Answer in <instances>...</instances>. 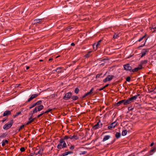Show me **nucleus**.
Segmentation results:
<instances>
[{
    "label": "nucleus",
    "mask_w": 156,
    "mask_h": 156,
    "mask_svg": "<svg viewBox=\"0 0 156 156\" xmlns=\"http://www.w3.org/2000/svg\"><path fill=\"white\" fill-rule=\"evenodd\" d=\"M62 67H58L56 68V69L55 70V71H56V72L58 73H61L62 72Z\"/></svg>",
    "instance_id": "nucleus-19"
},
{
    "label": "nucleus",
    "mask_w": 156,
    "mask_h": 156,
    "mask_svg": "<svg viewBox=\"0 0 156 156\" xmlns=\"http://www.w3.org/2000/svg\"><path fill=\"white\" fill-rule=\"evenodd\" d=\"M134 156V155H132L131 156Z\"/></svg>",
    "instance_id": "nucleus-63"
},
{
    "label": "nucleus",
    "mask_w": 156,
    "mask_h": 156,
    "mask_svg": "<svg viewBox=\"0 0 156 156\" xmlns=\"http://www.w3.org/2000/svg\"><path fill=\"white\" fill-rule=\"evenodd\" d=\"M140 95V94H138L137 95H135L134 96L132 97H131L130 98H129L130 100L132 102L133 101V100H135Z\"/></svg>",
    "instance_id": "nucleus-17"
},
{
    "label": "nucleus",
    "mask_w": 156,
    "mask_h": 156,
    "mask_svg": "<svg viewBox=\"0 0 156 156\" xmlns=\"http://www.w3.org/2000/svg\"><path fill=\"white\" fill-rule=\"evenodd\" d=\"M46 19V18H43L41 19H36L34 20L33 23L34 24L38 23L41 24L42 22L44 21V20Z\"/></svg>",
    "instance_id": "nucleus-6"
},
{
    "label": "nucleus",
    "mask_w": 156,
    "mask_h": 156,
    "mask_svg": "<svg viewBox=\"0 0 156 156\" xmlns=\"http://www.w3.org/2000/svg\"><path fill=\"white\" fill-rule=\"evenodd\" d=\"M102 41V40H100L99 41H98L97 42L95 43L94 44H93V46L94 48V46H96V48L95 50H96L97 49V48H98L99 46L101 44V43Z\"/></svg>",
    "instance_id": "nucleus-14"
},
{
    "label": "nucleus",
    "mask_w": 156,
    "mask_h": 156,
    "mask_svg": "<svg viewBox=\"0 0 156 156\" xmlns=\"http://www.w3.org/2000/svg\"><path fill=\"white\" fill-rule=\"evenodd\" d=\"M71 45L72 46H74L75 45V44H74V43H72L71 44Z\"/></svg>",
    "instance_id": "nucleus-55"
},
{
    "label": "nucleus",
    "mask_w": 156,
    "mask_h": 156,
    "mask_svg": "<svg viewBox=\"0 0 156 156\" xmlns=\"http://www.w3.org/2000/svg\"><path fill=\"white\" fill-rule=\"evenodd\" d=\"M115 136L117 139H119L121 136V133L119 132H117L115 134Z\"/></svg>",
    "instance_id": "nucleus-25"
},
{
    "label": "nucleus",
    "mask_w": 156,
    "mask_h": 156,
    "mask_svg": "<svg viewBox=\"0 0 156 156\" xmlns=\"http://www.w3.org/2000/svg\"><path fill=\"white\" fill-rule=\"evenodd\" d=\"M87 151H84L82 152L81 153L79 154L80 155H84L87 153Z\"/></svg>",
    "instance_id": "nucleus-34"
},
{
    "label": "nucleus",
    "mask_w": 156,
    "mask_h": 156,
    "mask_svg": "<svg viewBox=\"0 0 156 156\" xmlns=\"http://www.w3.org/2000/svg\"><path fill=\"white\" fill-rule=\"evenodd\" d=\"M25 149L24 147H22L20 148V151L21 152H23L25 151Z\"/></svg>",
    "instance_id": "nucleus-46"
},
{
    "label": "nucleus",
    "mask_w": 156,
    "mask_h": 156,
    "mask_svg": "<svg viewBox=\"0 0 156 156\" xmlns=\"http://www.w3.org/2000/svg\"><path fill=\"white\" fill-rule=\"evenodd\" d=\"M30 68V67L29 66H27L26 67V69L27 70H28V69H29Z\"/></svg>",
    "instance_id": "nucleus-57"
},
{
    "label": "nucleus",
    "mask_w": 156,
    "mask_h": 156,
    "mask_svg": "<svg viewBox=\"0 0 156 156\" xmlns=\"http://www.w3.org/2000/svg\"><path fill=\"white\" fill-rule=\"evenodd\" d=\"M124 69L126 71H129V72L132 71V67L130 66L129 64H127L123 66Z\"/></svg>",
    "instance_id": "nucleus-8"
},
{
    "label": "nucleus",
    "mask_w": 156,
    "mask_h": 156,
    "mask_svg": "<svg viewBox=\"0 0 156 156\" xmlns=\"http://www.w3.org/2000/svg\"><path fill=\"white\" fill-rule=\"evenodd\" d=\"M35 155V153L34 151V152L30 153L28 156H34V155Z\"/></svg>",
    "instance_id": "nucleus-43"
},
{
    "label": "nucleus",
    "mask_w": 156,
    "mask_h": 156,
    "mask_svg": "<svg viewBox=\"0 0 156 156\" xmlns=\"http://www.w3.org/2000/svg\"><path fill=\"white\" fill-rule=\"evenodd\" d=\"M36 106V105H35V103H34L32 105H31V106L29 107V109H31L32 108L35 107Z\"/></svg>",
    "instance_id": "nucleus-40"
},
{
    "label": "nucleus",
    "mask_w": 156,
    "mask_h": 156,
    "mask_svg": "<svg viewBox=\"0 0 156 156\" xmlns=\"http://www.w3.org/2000/svg\"><path fill=\"white\" fill-rule=\"evenodd\" d=\"M87 95H88V94H87V93H86L81 98L82 99L84 98L86 96H87Z\"/></svg>",
    "instance_id": "nucleus-48"
},
{
    "label": "nucleus",
    "mask_w": 156,
    "mask_h": 156,
    "mask_svg": "<svg viewBox=\"0 0 156 156\" xmlns=\"http://www.w3.org/2000/svg\"><path fill=\"white\" fill-rule=\"evenodd\" d=\"M114 77V76L112 75H109L105 79H104L103 81L104 82H106L108 81H110Z\"/></svg>",
    "instance_id": "nucleus-12"
},
{
    "label": "nucleus",
    "mask_w": 156,
    "mask_h": 156,
    "mask_svg": "<svg viewBox=\"0 0 156 156\" xmlns=\"http://www.w3.org/2000/svg\"><path fill=\"white\" fill-rule=\"evenodd\" d=\"M68 154H72L73 153V152L72 151H68Z\"/></svg>",
    "instance_id": "nucleus-51"
},
{
    "label": "nucleus",
    "mask_w": 156,
    "mask_h": 156,
    "mask_svg": "<svg viewBox=\"0 0 156 156\" xmlns=\"http://www.w3.org/2000/svg\"><path fill=\"white\" fill-rule=\"evenodd\" d=\"M133 108L132 107H129L128 108V110L129 111H131L133 109Z\"/></svg>",
    "instance_id": "nucleus-49"
},
{
    "label": "nucleus",
    "mask_w": 156,
    "mask_h": 156,
    "mask_svg": "<svg viewBox=\"0 0 156 156\" xmlns=\"http://www.w3.org/2000/svg\"><path fill=\"white\" fill-rule=\"evenodd\" d=\"M104 89V88L103 87H102L101 88H100L98 90L99 91H101V90H103Z\"/></svg>",
    "instance_id": "nucleus-52"
},
{
    "label": "nucleus",
    "mask_w": 156,
    "mask_h": 156,
    "mask_svg": "<svg viewBox=\"0 0 156 156\" xmlns=\"http://www.w3.org/2000/svg\"><path fill=\"white\" fill-rule=\"evenodd\" d=\"M102 126V123L101 122V121L99 120L94 126H93V129L94 130H96L99 128H101Z\"/></svg>",
    "instance_id": "nucleus-5"
},
{
    "label": "nucleus",
    "mask_w": 156,
    "mask_h": 156,
    "mask_svg": "<svg viewBox=\"0 0 156 156\" xmlns=\"http://www.w3.org/2000/svg\"><path fill=\"white\" fill-rule=\"evenodd\" d=\"M14 122V120L13 119L11 120L10 122L5 124L3 127V128L4 129L7 130L10 128L12 126V124Z\"/></svg>",
    "instance_id": "nucleus-4"
},
{
    "label": "nucleus",
    "mask_w": 156,
    "mask_h": 156,
    "mask_svg": "<svg viewBox=\"0 0 156 156\" xmlns=\"http://www.w3.org/2000/svg\"><path fill=\"white\" fill-rule=\"evenodd\" d=\"M52 72L53 73H55V72H56V71H55V70H53Z\"/></svg>",
    "instance_id": "nucleus-61"
},
{
    "label": "nucleus",
    "mask_w": 156,
    "mask_h": 156,
    "mask_svg": "<svg viewBox=\"0 0 156 156\" xmlns=\"http://www.w3.org/2000/svg\"><path fill=\"white\" fill-rule=\"evenodd\" d=\"M110 137L111 136L110 135H106L104 137L102 141L104 142L109 139Z\"/></svg>",
    "instance_id": "nucleus-21"
},
{
    "label": "nucleus",
    "mask_w": 156,
    "mask_h": 156,
    "mask_svg": "<svg viewBox=\"0 0 156 156\" xmlns=\"http://www.w3.org/2000/svg\"><path fill=\"white\" fill-rule=\"evenodd\" d=\"M8 141L7 140H3L2 142V147H4L5 145V144H8Z\"/></svg>",
    "instance_id": "nucleus-23"
},
{
    "label": "nucleus",
    "mask_w": 156,
    "mask_h": 156,
    "mask_svg": "<svg viewBox=\"0 0 156 156\" xmlns=\"http://www.w3.org/2000/svg\"><path fill=\"white\" fill-rule=\"evenodd\" d=\"M68 154V152H64L62 155V156H66Z\"/></svg>",
    "instance_id": "nucleus-39"
},
{
    "label": "nucleus",
    "mask_w": 156,
    "mask_h": 156,
    "mask_svg": "<svg viewBox=\"0 0 156 156\" xmlns=\"http://www.w3.org/2000/svg\"><path fill=\"white\" fill-rule=\"evenodd\" d=\"M149 48H147V49H143V51L141 53V58L143 57L144 56H145L147 54L149 51Z\"/></svg>",
    "instance_id": "nucleus-10"
},
{
    "label": "nucleus",
    "mask_w": 156,
    "mask_h": 156,
    "mask_svg": "<svg viewBox=\"0 0 156 156\" xmlns=\"http://www.w3.org/2000/svg\"><path fill=\"white\" fill-rule=\"evenodd\" d=\"M25 126L24 125H23L21 126L20 128L18 129V131H20L21 129L24 128Z\"/></svg>",
    "instance_id": "nucleus-37"
},
{
    "label": "nucleus",
    "mask_w": 156,
    "mask_h": 156,
    "mask_svg": "<svg viewBox=\"0 0 156 156\" xmlns=\"http://www.w3.org/2000/svg\"><path fill=\"white\" fill-rule=\"evenodd\" d=\"M109 84H107L103 87L104 89H105V88L108 87L109 86Z\"/></svg>",
    "instance_id": "nucleus-50"
},
{
    "label": "nucleus",
    "mask_w": 156,
    "mask_h": 156,
    "mask_svg": "<svg viewBox=\"0 0 156 156\" xmlns=\"http://www.w3.org/2000/svg\"><path fill=\"white\" fill-rule=\"evenodd\" d=\"M94 90V88H92L90 90V91L89 92H88L87 93V94H88V95L91 94V93L92 92V91Z\"/></svg>",
    "instance_id": "nucleus-35"
},
{
    "label": "nucleus",
    "mask_w": 156,
    "mask_h": 156,
    "mask_svg": "<svg viewBox=\"0 0 156 156\" xmlns=\"http://www.w3.org/2000/svg\"><path fill=\"white\" fill-rule=\"evenodd\" d=\"M79 138V137L76 135L74 134L73 136L71 135L65 136L59 140V143L57 145V148L59 150L66 148L67 147V146L66 142H68V139H70L75 141L78 139Z\"/></svg>",
    "instance_id": "nucleus-1"
},
{
    "label": "nucleus",
    "mask_w": 156,
    "mask_h": 156,
    "mask_svg": "<svg viewBox=\"0 0 156 156\" xmlns=\"http://www.w3.org/2000/svg\"><path fill=\"white\" fill-rule=\"evenodd\" d=\"M117 123L118 122L116 121H115L111 123L110 125H108V128L109 129L114 128L117 125Z\"/></svg>",
    "instance_id": "nucleus-11"
},
{
    "label": "nucleus",
    "mask_w": 156,
    "mask_h": 156,
    "mask_svg": "<svg viewBox=\"0 0 156 156\" xmlns=\"http://www.w3.org/2000/svg\"><path fill=\"white\" fill-rule=\"evenodd\" d=\"M148 61L147 60L142 61L141 62V65L142 66L143 65L146 64L147 63Z\"/></svg>",
    "instance_id": "nucleus-27"
},
{
    "label": "nucleus",
    "mask_w": 156,
    "mask_h": 156,
    "mask_svg": "<svg viewBox=\"0 0 156 156\" xmlns=\"http://www.w3.org/2000/svg\"><path fill=\"white\" fill-rule=\"evenodd\" d=\"M154 32L155 31H156V27H154Z\"/></svg>",
    "instance_id": "nucleus-60"
},
{
    "label": "nucleus",
    "mask_w": 156,
    "mask_h": 156,
    "mask_svg": "<svg viewBox=\"0 0 156 156\" xmlns=\"http://www.w3.org/2000/svg\"><path fill=\"white\" fill-rule=\"evenodd\" d=\"M102 75V73H101L100 74H97L96 76V78L97 79L100 78V76Z\"/></svg>",
    "instance_id": "nucleus-32"
},
{
    "label": "nucleus",
    "mask_w": 156,
    "mask_h": 156,
    "mask_svg": "<svg viewBox=\"0 0 156 156\" xmlns=\"http://www.w3.org/2000/svg\"><path fill=\"white\" fill-rule=\"evenodd\" d=\"M7 135V134L5 133L0 134V140L1 139H3L6 137Z\"/></svg>",
    "instance_id": "nucleus-20"
},
{
    "label": "nucleus",
    "mask_w": 156,
    "mask_h": 156,
    "mask_svg": "<svg viewBox=\"0 0 156 156\" xmlns=\"http://www.w3.org/2000/svg\"><path fill=\"white\" fill-rule=\"evenodd\" d=\"M21 113V112H16V114L14 115H13V117L14 118H15L16 116H18V115L20 114Z\"/></svg>",
    "instance_id": "nucleus-31"
},
{
    "label": "nucleus",
    "mask_w": 156,
    "mask_h": 156,
    "mask_svg": "<svg viewBox=\"0 0 156 156\" xmlns=\"http://www.w3.org/2000/svg\"><path fill=\"white\" fill-rule=\"evenodd\" d=\"M142 68V66L141 65H139L138 67H137L133 69L132 72H136L138 71L139 70L141 69Z\"/></svg>",
    "instance_id": "nucleus-13"
},
{
    "label": "nucleus",
    "mask_w": 156,
    "mask_h": 156,
    "mask_svg": "<svg viewBox=\"0 0 156 156\" xmlns=\"http://www.w3.org/2000/svg\"><path fill=\"white\" fill-rule=\"evenodd\" d=\"M71 98L73 101H76L79 98V97L77 96L73 95V96H72Z\"/></svg>",
    "instance_id": "nucleus-24"
},
{
    "label": "nucleus",
    "mask_w": 156,
    "mask_h": 156,
    "mask_svg": "<svg viewBox=\"0 0 156 156\" xmlns=\"http://www.w3.org/2000/svg\"><path fill=\"white\" fill-rule=\"evenodd\" d=\"M124 101L123 100L119 101L117 103H116L115 104V106H120L122 104H123Z\"/></svg>",
    "instance_id": "nucleus-22"
},
{
    "label": "nucleus",
    "mask_w": 156,
    "mask_h": 156,
    "mask_svg": "<svg viewBox=\"0 0 156 156\" xmlns=\"http://www.w3.org/2000/svg\"><path fill=\"white\" fill-rule=\"evenodd\" d=\"M119 37L118 35L116 34H115L113 35V38L114 39L117 38Z\"/></svg>",
    "instance_id": "nucleus-41"
},
{
    "label": "nucleus",
    "mask_w": 156,
    "mask_h": 156,
    "mask_svg": "<svg viewBox=\"0 0 156 156\" xmlns=\"http://www.w3.org/2000/svg\"><path fill=\"white\" fill-rule=\"evenodd\" d=\"M146 34L143 37H142L138 41L139 42L142 41V43H143L138 47V48L142 47L145 45V44L147 40V38H146Z\"/></svg>",
    "instance_id": "nucleus-3"
},
{
    "label": "nucleus",
    "mask_w": 156,
    "mask_h": 156,
    "mask_svg": "<svg viewBox=\"0 0 156 156\" xmlns=\"http://www.w3.org/2000/svg\"><path fill=\"white\" fill-rule=\"evenodd\" d=\"M131 78L130 76H129L127 77L126 79V81L127 82H129L131 80Z\"/></svg>",
    "instance_id": "nucleus-36"
},
{
    "label": "nucleus",
    "mask_w": 156,
    "mask_h": 156,
    "mask_svg": "<svg viewBox=\"0 0 156 156\" xmlns=\"http://www.w3.org/2000/svg\"><path fill=\"white\" fill-rule=\"evenodd\" d=\"M72 95V93L70 92L66 93L63 97V99L66 100H69L71 98Z\"/></svg>",
    "instance_id": "nucleus-7"
},
{
    "label": "nucleus",
    "mask_w": 156,
    "mask_h": 156,
    "mask_svg": "<svg viewBox=\"0 0 156 156\" xmlns=\"http://www.w3.org/2000/svg\"><path fill=\"white\" fill-rule=\"evenodd\" d=\"M32 119H32V116H30L29 119V120H31Z\"/></svg>",
    "instance_id": "nucleus-56"
},
{
    "label": "nucleus",
    "mask_w": 156,
    "mask_h": 156,
    "mask_svg": "<svg viewBox=\"0 0 156 156\" xmlns=\"http://www.w3.org/2000/svg\"><path fill=\"white\" fill-rule=\"evenodd\" d=\"M129 98L127 100L125 99L123 100L124 101L123 105H128L132 103V102L130 100Z\"/></svg>",
    "instance_id": "nucleus-15"
},
{
    "label": "nucleus",
    "mask_w": 156,
    "mask_h": 156,
    "mask_svg": "<svg viewBox=\"0 0 156 156\" xmlns=\"http://www.w3.org/2000/svg\"><path fill=\"white\" fill-rule=\"evenodd\" d=\"M75 146L74 145H71L69 147L70 149L71 150H73L74 149Z\"/></svg>",
    "instance_id": "nucleus-42"
},
{
    "label": "nucleus",
    "mask_w": 156,
    "mask_h": 156,
    "mask_svg": "<svg viewBox=\"0 0 156 156\" xmlns=\"http://www.w3.org/2000/svg\"><path fill=\"white\" fill-rule=\"evenodd\" d=\"M5 119H3L2 121L3 123L5 121Z\"/></svg>",
    "instance_id": "nucleus-58"
},
{
    "label": "nucleus",
    "mask_w": 156,
    "mask_h": 156,
    "mask_svg": "<svg viewBox=\"0 0 156 156\" xmlns=\"http://www.w3.org/2000/svg\"><path fill=\"white\" fill-rule=\"evenodd\" d=\"M72 28V27H67V28H66V30H67L68 31H69L71 30Z\"/></svg>",
    "instance_id": "nucleus-45"
},
{
    "label": "nucleus",
    "mask_w": 156,
    "mask_h": 156,
    "mask_svg": "<svg viewBox=\"0 0 156 156\" xmlns=\"http://www.w3.org/2000/svg\"><path fill=\"white\" fill-rule=\"evenodd\" d=\"M154 142H152L150 144V147H152L154 144Z\"/></svg>",
    "instance_id": "nucleus-53"
},
{
    "label": "nucleus",
    "mask_w": 156,
    "mask_h": 156,
    "mask_svg": "<svg viewBox=\"0 0 156 156\" xmlns=\"http://www.w3.org/2000/svg\"><path fill=\"white\" fill-rule=\"evenodd\" d=\"M52 60V58H50L49 59V61H51Z\"/></svg>",
    "instance_id": "nucleus-59"
},
{
    "label": "nucleus",
    "mask_w": 156,
    "mask_h": 156,
    "mask_svg": "<svg viewBox=\"0 0 156 156\" xmlns=\"http://www.w3.org/2000/svg\"><path fill=\"white\" fill-rule=\"evenodd\" d=\"M35 119V118L33 119H32L30 120H29V121H28L26 124V125H28L30 124L32 122L34 121V119Z\"/></svg>",
    "instance_id": "nucleus-26"
},
{
    "label": "nucleus",
    "mask_w": 156,
    "mask_h": 156,
    "mask_svg": "<svg viewBox=\"0 0 156 156\" xmlns=\"http://www.w3.org/2000/svg\"><path fill=\"white\" fill-rule=\"evenodd\" d=\"M115 139L113 141H112L111 142V144H113L115 141Z\"/></svg>",
    "instance_id": "nucleus-54"
},
{
    "label": "nucleus",
    "mask_w": 156,
    "mask_h": 156,
    "mask_svg": "<svg viewBox=\"0 0 156 156\" xmlns=\"http://www.w3.org/2000/svg\"><path fill=\"white\" fill-rule=\"evenodd\" d=\"M105 60V59H103L101 60V61H103Z\"/></svg>",
    "instance_id": "nucleus-62"
},
{
    "label": "nucleus",
    "mask_w": 156,
    "mask_h": 156,
    "mask_svg": "<svg viewBox=\"0 0 156 156\" xmlns=\"http://www.w3.org/2000/svg\"><path fill=\"white\" fill-rule=\"evenodd\" d=\"M156 87L154 89V90H156Z\"/></svg>",
    "instance_id": "nucleus-64"
},
{
    "label": "nucleus",
    "mask_w": 156,
    "mask_h": 156,
    "mask_svg": "<svg viewBox=\"0 0 156 156\" xmlns=\"http://www.w3.org/2000/svg\"><path fill=\"white\" fill-rule=\"evenodd\" d=\"M79 89L78 87H76L75 88L74 92L76 94H77L78 93L79 91Z\"/></svg>",
    "instance_id": "nucleus-29"
},
{
    "label": "nucleus",
    "mask_w": 156,
    "mask_h": 156,
    "mask_svg": "<svg viewBox=\"0 0 156 156\" xmlns=\"http://www.w3.org/2000/svg\"><path fill=\"white\" fill-rule=\"evenodd\" d=\"M156 151V147L152 148L149 152L150 155H152Z\"/></svg>",
    "instance_id": "nucleus-18"
},
{
    "label": "nucleus",
    "mask_w": 156,
    "mask_h": 156,
    "mask_svg": "<svg viewBox=\"0 0 156 156\" xmlns=\"http://www.w3.org/2000/svg\"><path fill=\"white\" fill-rule=\"evenodd\" d=\"M127 131L126 130H123L122 132V135L123 136L126 135L127 134Z\"/></svg>",
    "instance_id": "nucleus-30"
},
{
    "label": "nucleus",
    "mask_w": 156,
    "mask_h": 156,
    "mask_svg": "<svg viewBox=\"0 0 156 156\" xmlns=\"http://www.w3.org/2000/svg\"><path fill=\"white\" fill-rule=\"evenodd\" d=\"M44 114V112L42 113H41V114H39V115H38L37 116V118H39V117H40L42 115Z\"/></svg>",
    "instance_id": "nucleus-47"
},
{
    "label": "nucleus",
    "mask_w": 156,
    "mask_h": 156,
    "mask_svg": "<svg viewBox=\"0 0 156 156\" xmlns=\"http://www.w3.org/2000/svg\"><path fill=\"white\" fill-rule=\"evenodd\" d=\"M34 98L33 97V96L32 95L28 99L27 101L26 102H29L32 100Z\"/></svg>",
    "instance_id": "nucleus-28"
},
{
    "label": "nucleus",
    "mask_w": 156,
    "mask_h": 156,
    "mask_svg": "<svg viewBox=\"0 0 156 156\" xmlns=\"http://www.w3.org/2000/svg\"><path fill=\"white\" fill-rule=\"evenodd\" d=\"M52 110L51 109H48L47 111H45V112H43L44 113V114L48 113L49 112H50Z\"/></svg>",
    "instance_id": "nucleus-38"
},
{
    "label": "nucleus",
    "mask_w": 156,
    "mask_h": 156,
    "mask_svg": "<svg viewBox=\"0 0 156 156\" xmlns=\"http://www.w3.org/2000/svg\"><path fill=\"white\" fill-rule=\"evenodd\" d=\"M39 147L38 148H37L35 149L34 150V152L35 153V155H37L38 154H40L41 156L42 155L44 149H40L39 150Z\"/></svg>",
    "instance_id": "nucleus-9"
},
{
    "label": "nucleus",
    "mask_w": 156,
    "mask_h": 156,
    "mask_svg": "<svg viewBox=\"0 0 156 156\" xmlns=\"http://www.w3.org/2000/svg\"><path fill=\"white\" fill-rule=\"evenodd\" d=\"M39 95H40V93L39 94H32V95L33 96V97L34 98H36Z\"/></svg>",
    "instance_id": "nucleus-44"
},
{
    "label": "nucleus",
    "mask_w": 156,
    "mask_h": 156,
    "mask_svg": "<svg viewBox=\"0 0 156 156\" xmlns=\"http://www.w3.org/2000/svg\"><path fill=\"white\" fill-rule=\"evenodd\" d=\"M42 103V101L41 100H39L35 103V105L37 106L34 109L32 114L37 112L40 111L43 109L44 107L41 105Z\"/></svg>",
    "instance_id": "nucleus-2"
},
{
    "label": "nucleus",
    "mask_w": 156,
    "mask_h": 156,
    "mask_svg": "<svg viewBox=\"0 0 156 156\" xmlns=\"http://www.w3.org/2000/svg\"><path fill=\"white\" fill-rule=\"evenodd\" d=\"M11 114V111L9 110H6L3 113V116H8Z\"/></svg>",
    "instance_id": "nucleus-16"
},
{
    "label": "nucleus",
    "mask_w": 156,
    "mask_h": 156,
    "mask_svg": "<svg viewBox=\"0 0 156 156\" xmlns=\"http://www.w3.org/2000/svg\"><path fill=\"white\" fill-rule=\"evenodd\" d=\"M91 51H89V52L88 53H87V54H86L85 56L86 58H88L90 57V54L91 53Z\"/></svg>",
    "instance_id": "nucleus-33"
}]
</instances>
